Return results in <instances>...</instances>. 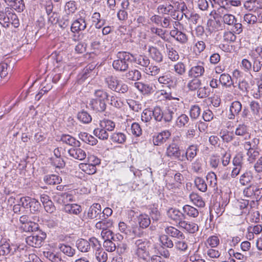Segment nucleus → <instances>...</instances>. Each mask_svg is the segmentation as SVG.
<instances>
[{"label": "nucleus", "instance_id": "obj_1", "mask_svg": "<svg viewBox=\"0 0 262 262\" xmlns=\"http://www.w3.org/2000/svg\"><path fill=\"white\" fill-rule=\"evenodd\" d=\"M13 10L10 7H5L0 12V24L2 27L8 29L11 25L14 28L19 26V19Z\"/></svg>", "mask_w": 262, "mask_h": 262}, {"label": "nucleus", "instance_id": "obj_2", "mask_svg": "<svg viewBox=\"0 0 262 262\" xmlns=\"http://www.w3.org/2000/svg\"><path fill=\"white\" fill-rule=\"evenodd\" d=\"M134 59L133 55L128 52H119L117 54V59L113 62V67L116 71L124 72Z\"/></svg>", "mask_w": 262, "mask_h": 262}, {"label": "nucleus", "instance_id": "obj_3", "mask_svg": "<svg viewBox=\"0 0 262 262\" xmlns=\"http://www.w3.org/2000/svg\"><path fill=\"white\" fill-rule=\"evenodd\" d=\"M243 193L245 196L258 202L262 198V188L257 183L251 184L244 189Z\"/></svg>", "mask_w": 262, "mask_h": 262}, {"label": "nucleus", "instance_id": "obj_4", "mask_svg": "<svg viewBox=\"0 0 262 262\" xmlns=\"http://www.w3.org/2000/svg\"><path fill=\"white\" fill-rule=\"evenodd\" d=\"M46 237V234L41 231L37 233H34L32 235L28 236L26 238L27 244L34 248L40 247L43 243V240Z\"/></svg>", "mask_w": 262, "mask_h": 262}, {"label": "nucleus", "instance_id": "obj_5", "mask_svg": "<svg viewBox=\"0 0 262 262\" xmlns=\"http://www.w3.org/2000/svg\"><path fill=\"white\" fill-rule=\"evenodd\" d=\"M136 245L137 247V254L140 258L145 260L147 256V240L146 239H138L136 242Z\"/></svg>", "mask_w": 262, "mask_h": 262}, {"label": "nucleus", "instance_id": "obj_6", "mask_svg": "<svg viewBox=\"0 0 262 262\" xmlns=\"http://www.w3.org/2000/svg\"><path fill=\"white\" fill-rule=\"evenodd\" d=\"M167 215L169 218L178 223L179 226L185 218V215L183 213L178 209L172 208L168 210Z\"/></svg>", "mask_w": 262, "mask_h": 262}, {"label": "nucleus", "instance_id": "obj_7", "mask_svg": "<svg viewBox=\"0 0 262 262\" xmlns=\"http://www.w3.org/2000/svg\"><path fill=\"white\" fill-rule=\"evenodd\" d=\"M101 207L99 203H94L89 208L87 216L90 219H99L101 217Z\"/></svg>", "mask_w": 262, "mask_h": 262}, {"label": "nucleus", "instance_id": "obj_8", "mask_svg": "<svg viewBox=\"0 0 262 262\" xmlns=\"http://www.w3.org/2000/svg\"><path fill=\"white\" fill-rule=\"evenodd\" d=\"M242 105L239 101H234L232 102L229 108V114L228 116V119L230 120L234 119L235 117L238 116L242 111Z\"/></svg>", "mask_w": 262, "mask_h": 262}, {"label": "nucleus", "instance_id": "obj_9", "mask_svg": "<svg viewBox=\"0 0 262 262\" xmlns=\"http://www.w3.org/2000/svg\"><path fill=\"white\" fill-rule=\"evenodd\" d=\"M86 23L84 18L80 17L75 20L72 24L71 30L73 33H79L84 31L86 28Z\"/></svg>", "mask_w": 262, "mask_h": 262}, {"label": "nucleus", "instance_id": "obj_10", "mask_svg": "<svg viewBox=\"0 0 262 262\" xmlns=\"http://www.w3.org/2000/svg\"><path fill=\"white\" fill-rule=\"evenodd\" d=\"M189 233H194L199 230V226L192 221H186L183 220L179 226Z\"/></svg>", "mask_w": 262, "mask_h": 262}, {"label": "nucleus", "instance_id": "obj_11", "mask_svg": "<svg viewBox=\"0 0 262 262\" xmlns=\"http://www.w3.org/2000/svg\"><path fill=\"white\" fill-rule=\"evenodd\" d=\"M44 255L52 262H67V258L59 252H45Z\"/></svg>", "mask_w": 262, "mask_h": 262}, {"label": "nucleus", "instance_id": "obj_12", "mask_svg": "<svg viewBox=\"0 0 262 262\" xmlns=\"http://www.w3.org/2000/svg\"><path fill=\"white\" fill-rule=\"evenodd\" d=\"M3 1L12 9L18 12H21L25 8L24 0H3Z\"/></svg>", "mask_w": 262, "mask_h": 262}, {"label": "nucleus", "instance_id": "obj_13", "mask_svg": "<svg viewBox=\"0 0 262 262\" xmlns=\"http://www.w3.org/2000/svg\"><path fill=\"white\" fill-rule=\"evenodd\" d=\"M171 134L168 130H164L157 136L153 137V143L155 145L160 146L170 136Z\"/></svg>", "mask_w": 262, "mask_h": 262}, {"label": "nucleus", "instance_id": "obj_14", "mask_svg": "<svg viewBox=\"0 0 262 262\" xmlns=\"http://www.w3.org/2000/svg\"><path fill=\"white\" fill-rule=\"evenodd\" d=\"M89 104L94 111L97 112H104L106 107V104L104 101L93 98L90 100Z\"/></svg>", "mask_w": 262, "mask_h": 262}, {"label": "nucleus", "instance_id": "obj_15", "mask_svg": "<svg viewBox=\"0 0 262 262\" xmlns=\"http://www.w3.org/2000/svg\"><path fill=\"white\" fill-rule=\"evenodd\" d=\"M16 251V248L12 251V248L10 246L9 242H7L5 239L1 241L0 244V255L5 256L9 254H13Z\"/></svg>", "mask_w": 262, "mask_h": 262}, {"label": "nucleus", "instance_id": "obj_16", "mask_svg": "<svg viewBox=\"0 0 262 262\" xmlns=\"http://www.w3.org/2000/svg\"><path fill=\"white\" fill-rule=\"evenodd\" d=\"M244 22L247 23L249 25H253L255 24L257 21L262 23V11L258 15H256L252 13H247L244 15Z\"/></svg>", "mask_w": 262, "mask_h": 262}, {"label": "nucleus", "instance_id": "obj_17", "mask_svg": "<svg viewBox=\"0 0 262 262\" xmlns=\"http://www.w3.org/2000/svg\"><path fill=\"white\" fill-rule=\"evenodd\" d=\"M69 155L79 160H82L86 157V153L81 148H69L68 150Z\"/></svg>", "mask_w": 262, "mask_h": 262}, {"label": "nucleus", "instance_id": "obj_18", "mask_svg": "<svg viewBox=\"0 0 262 262\" xmlns=\"http://www.w3.org/2000/svg\"><path fill=\"white\" fill-rule=\"evenodd\" d=\"M165 231L167 235L177 239H184L185 238L184 234L174 227H168L165 228Z\"/></svg>", "mask_w": 262, "mask_h": 262}, {"label": "nucleus", "instance_id": "obj_19", "mask_svg": "<svg viewBox=\"0 0 262 262\" xmlns=\"http://www.w3.org/2000/svg\"><path fill=\"white\" fill-rule=\"evenodd\" d=\"M61 141L69 146L73 147H78L80 145V143L74 137L69 135H63L61 137Z\"/></svg>", "mask_w": 262, "mask_h": 262}, {"label": "nucleus", "instance_id": "obj_20", "mask_svg": "<svg viewBox=\"0 0 262 262\" xmlns=\"http://www.w3.org/2000/svg\"><path fill=\"white\" fill-rule=\"evenodd\" d=\"M205 72L204 68L202 66L192 67L188 71V76L192 78H197L202 76Z\"/></svg>", "mask_w": 262, "mask_h": 262}, {"label": "nucleus", "instance_id": "obj_21", "mask_svg": "<svg viewBox=\"0 0 262 262\" xmlns=\"http://www.w3.org/2000/svg\"><path fill=\"white\" fill-rule=\"evenodd\" d=\"M104 82L107 84L108 89L115 91L120 81L116 76L110 75L105 78Z\"/></svg>", "mask_w": 262, "mask_h": 262}, {"label": "nucleus", "instance_id": "obj_22", "mask_svg": "<svg viewBox=\"0 0 262 262\" xmlns=\"http://www.w3.org/2000/svg\"><path fill=\"white\" fill-rule=\"evenodd\" d=\"M170 34L176 40L182 44L186 43L188 41L187 36L182 32L179 31L178 29L172 30Z\"/></svg>", "mask_w": 262, "mask_h": 262}, {"label": "nucleus", "instance_id": "obj_23", "mask_svg": "<svg viewBox=\"0 0 262 262\" xmlns=\"http://www.w3.org/2000/svg\"><path fill=\"white\" fill-rule=\"evenodd\" d=\"M155 236H154L153 237L155 238V239L157 241H160L162 244L169 248H171L173 247V244L172 241L166 235H163L160 237L159 236L158 232H156Z\"/></svg>", "mask_w": 262, "mask_h": 262}, {"label": "nucleus", "instance_id": "obj_24", "mask_svg": "<svg viewBox=\"0 0 262 262\" xmlns=\"http://www.w3.org/2000/svg\"><path fill=\"white\" fill-rule=\"evenodd\" d=\"M148 53L150 57L154 60L158 62H161L162 60V55L157 48L152 46L149 47L148 49Z\"/></svg>", "mask_w": 262, "mask_h": 262}, {"label": "nucleus", "instance_id": "obj_25", "mask_svg": "<svg viewBox=\"0 0 262 262\" xmlns=\"http://www.w3.org/2000/svg\"><path fill=\"white\" fill-rule=\"evenodd\" d=\"M189 199L193 204L198 207L202 208L205 205V203L203 200L202 196L196 193H191L189 195Z\"/></svg>", "mask_w": 262, "mask_h": 262}, {"label": "nucleus", "instance_id": "obj_26", "mask_svg": "<svg viewBox=\"0 0 262 262\" xmlns=\"http://www.w3.org/2000/svg\"><path fill=\"white\" fill-rule=\"evenodd\" d=\"M76 246L81 252H87L90 250V245L88 241L83 238L78 239L76 242Z\"/></svg>", "mask_w": 262, "mask_h": 262}, {"label": "nucleus", "instance_id": "obj_27", "mask_svg": "<svg viewBox=\"0 0 262 262\" xmlns=\"http://www.w3.org/2000/svg\"><path fill=\"white\" fill-rule=\"evenodd\" d=\"M183 211L185 215H187L191 217H196L199 214V212L196 208L189 205H184Z\"/></svg>", "mask_w": 262, "mask_h": 262}, {"label": "nucleus", "instance_id": "obj_28", "mask_svg": "<svg viewBox=\"0 0 262 262\" xmlns=\"http://www.w3.org/2000/svg\"><path fill=\"white\" fill-rule=\"evenodd\" d=\"M64 210L67 213L75 215L79 214L82 211L81 206L76 204L66 205Z\"/></svg>", "mask_w": 262, "mask_h": 262}, {"label": "nucleus", "instance_id": "obj_29", "mask_svg": "<svg viewBox=\"0 0 262 262\" xmlns=\"http://www.w3.org/2000/svg\"><path fill=\"white\" fill-rule=\"evenodd\" d=\"M58 247L63 254L69 257H73L75 254V249L68 245L60 244Z\"/></svg>", "mask_w": 262, "mask_h": 262}, {"label": "nucleus", "instance_id": "obj_30", "mask_svg": "<svg viewBox=\"0 0 262 262\" xmlns=\"http://www.w3.org/2000/svg\"><path fill=\"white\" fill-rule=\"evenodd\" d=\"M166 53L169 59L172 61H176L179 59L178 52L170 45L166 44Z\"/></svg>", "mask_w": 262, "mask_h": 262}, {"label": "nucleus", "instance_id": "obj_31", "mask_svg": "<svg viewBox=\"0 0 262 262\" xmlns=\"http://www.w3.org/2000/svg\"><path fill=\"white\" fill-rule=\"evenodd\" d=\"M113 222L112 220L110 219H102L101 221L98 222L96 224L95 227L97 229L104 230L112 227L113 226Z\"/></svg>", "mask_w": 262, "mask_h": 262}, {"label": "nucleus", "instance_id": "obj_32", "mask_svg": "<svg viewBox=\"0 0 262 262\" xmlns=\"http://www.w3.org/2000/svg\"><path fill=\"white\" fill-rule=\"evenodd\" d=\"M250 107L255 118H260L261 114H262V108L260 107L259 104L255 101H252L250 104Z\"/></svg>", "mask_w": 262, "mask_h": 262}, {"label": "nucleus", "instance_id": "obj_33", "mask_svg": "<svg viewBox=\"0 0 262 262\" xmlns=\"http://www.w3.org/2000/svg\"><path fill=\"white\" fill-rule=\"evenodd\" d=\"M219 81L223 86L226 88H230L231 85H233L232 78L228 74L224 73L221 74L220 77Z\"/></svg>", "mask_w": 262, "mask_h": 262}, {"label": "nucleus", "instance_id": "obj_34", "mask_svg": "<svg viewBox=\"0 0 262 262\" xmlns=\"http://www.w3.org/2000/svg\"><path fill=\"white\" fill-rule=\"evenodd\" d=\"M43 180L49 185L59 184L62 181L61 178L56 174L46 175L44 177Z\"/></svg>", "mask_w": 262, "mask_h": 262}, {"label": "nucleus", "instance_id": "obj_35", "mask_svg": "<svg viewBox=\"0 0 262 262\" xmlns=\"http://www.w3.org/2000/svg\"><path fill=\"white\" fill-rule=\"evenodd\" d=\"M59 198L57 200L59 203H66L73 201V196L72 194L67 192H59L54 196L55 200L56 198Z\"/></svg>", "mask_w": 262, "mask_h": 262}, {"label": "nucleus", "instance_id": "obj_36", "mask_svg": "<svg viewBox=\"0 0 262 262\" xmlns=\"http://www.w3.org/2000/svg\"><path fill=\"white\" fill-rule=\"evenodd\" d=\"M221 17L222 18V20L225 25H226L232 26L234 25L235 22L237 21L235 16L230 13L224 14Z\"/></svg>", "mask_w": 262, "mask_h": 262}, {"label": "nucleus", "instance_id": "obj_37", "mask_svg": "<svg viewBox=\"0 0 262 262\" xmlns=\"http://www.w3.org/2000/svg\"><path fill=\"white\" fill-rule=\"evenodd\" d=\"M79 167L83 171L89 174H93L96 172L97 169L94 165L87 163H80Z\"/></svg>", "mask_w": 262, "mask_h": 262}, {"label": "nucleus", "instance_id": "obj_38", "mask_svg": "<svg viewBox=\"0 0 262 262\" xmlns=\"http://www.w3.org/2000/svg\"><path fill=\"white\" fill-rule=\"evenodd\" d=\"M99 127L107 131H112L115 127V123L111 120L103 119L100 121Z\"/></svg>", "mask_w": 262, "mask_h": 262}, {"label": "nucleus", "instance_id": "obj_39", "mask_svg": "<svg viewBox=\"0 0 262 262\" xmlns=\"http://www.w3.org/2000/svg\"><path fill=\"white\" fill-rule=\"evenodd\" d=\"M77 117L79 121L84 124L89 123L92 119L91 116L86 111L83 110L77 114Z\"/></svg>", "mask_w": 262, "mask_h": 262}, {"label": "nucleus", "instance_id": "obj_40", "mask_svg": "<svg viewBox=\"0 0 262 262\" xmlns=\"http://www.w3.org/2000/svg\"><path fill=\"white\" fill-rule=\"evenodd\" d=\"M249 127L245 123L239 124L236 127L235 134L237 136H244L249 135Z\"/></svg>", "mask_w": 262, "mask_h": 262}, {"label": "nucleus", "instance_id": "obj_41", "mask_svg": "<svg viewBox=\"0 0 262 262\" xmlns=\"http://www.w3.org/2000/svg\"><path fill=\"white\" fill-rule=\"evenodd\" d=\"M253 179V176L250 171H246L242 174L239 179V183L243 186L249 184Z\"/></svg>", "mask_w": 262, "mask_h": 262}, {"label": "nucleus", "instance_id": "obj_42", "mask_svg": "<svg viewBox=\"0 0 262 262\" xmlns=\"http://www.w3.org/2000/svg\"><path fill=\"white\" fill-rule=\"evenodd\" d=\"M201 85V80L197 78H193L187 84L188 89L193 91L198 90Z\"/></svg>", "mask_w": 262, "mask_h": 262}, {"label": "nucleus", "instance_id": "obj_43", "mask_svg": "<svg viewBox=\"0 0 262 262\" xmlns=\"http://www.w3.org/2000/svg\"><path fill=\"white\" fill-rule=\"evenodd\" d=\"M21 228L26 232H34L37 231L39 226L37 223L30 221L24 226H22Z\"/></svg>", "mask_w": 262, "mask_h": 262}, {"label": "nucleus", "instance_id": "obj_44", "mask_svg": "<svg viewBox=\"0 0 262 262\" xmlns=\"http://www.w3.org/2000/svg\"><path fill=\"white\" fill-rule=\"evenodd\" d=\"M194 183L196 187L199 190L204 192L207 191V185L203 179L198 177L195 178Z\"/></svg>", "mask_w": 262, "mask_h": 262}, {"label": "nucleus", "instance_id": "obj_45", "mask_svg": "<svg viewBox=\"0 0 262 262\" xmlns=\"http://www.w3.org/2000/svg\"><path fill=\"white\" fill-rule=\"evenodd\" d=\"M173 7L171 4L160 5L157 8L158 13L162 14H168L172 11Z\"/></svg>", "mask_w": 262, "mask_h": 262}, {"label": "nucleus", "instance_id": "obj_46", "mask_svg": "<svg viewBox=\"0 0 262 262\" xmlns=\"http://www.w3.org/2000/svg\"><path fill=\"white\" fill-rule=\"evenodd\" d=\"M252 59H262V46H258L253 49L249 53Z\"/></svg>", "mask_w": 262, "mask_h": 262}, {"label": "nucleus", "instance_id": "obj_47", "mask_svg": "<svg viewBox=\"0 0 262 262\" xmlns=\"http://www.w3.org/2000/svg\"><path fill=\"white\" fill-rule=\"evenodd\" d=\"M173 70L179 76H182L186 73V66L182 62H178L173 66Z\"/></svg>", "mask_w": 262, "mask_h": 262}, {"label": "nucleus", "instance_id": "obj_48", "mask_svg": "<svg viewBox=\"0 0 262 262\" xmlns=\"http://www.w3.org/2000/svg\"><path fill=\"white\" fill-rule=\"evenodd\" d=\"M94 95L95 97L94 99L100 100L104 101L105 99H108V94L105 91L98 89L95 91Z\"/></svg>", "mask_w": 262, "mask_h": 262}, {"label": "nucleus", "instance_id": "obj_49", "mask_svg": "<svg viewBox=\"0 0 262 262\" xmlns=\"http://www.w3.org/2000/svg\"><path fill=\"white\" fill-rule=\"evenodd\" d=\"M94 134L99 139L102 140L107 139L108 137V134L107 130L101 127H98L95 129Z\"/></svg>", "mask_w": 262, "mask_h": 262}, {"label": "nucleus", "instance_id": "obj_50", "mask_svg": "<svg viewBox=\"0 0 262 262\" xmlns=\"http://www.w3.org/2000/svg\"><path fill=\"white\" fill-rule=\"evenodd\" d=\"M95 255L97 260L99 262H106L108 259L107 253L102 249H97Z\"/></svg>", "mask_w": 262, "mask_h": 262}, {"label": "nucleus", "instance_id": "obj_51", "mask_svg": "<svg viewBox=\"0 0 262 262\" xmlns=\"http://www.w3.org/2000/svg\"><path fill=\"white\" fill-rule=\"evenodd\" d=\"M209 30L211 31L219 30L221 28V24L219 20L210 19L207 22Z\"/></svg>", "mask_w": 262, "mask_h": 262}, {"label": "nucleus", "instance_id": "obj_52", "mask_svg": "<svg viewBox=\"0 0 262 262\" xmlns=\"http://www.w3.org/2000/svg\"><path fill=\"white\" fill-rule=\"evenodd\" d=\"M126 137L124 134L121 133H114L111 136L113 142L118 143H122L125 140Z\"/></svg>", "mask_w": 262, "mask_h": 262}, {"label": "nucleus", "instance_id": "obj_53", "mask_svg": "<svg viewBox=\"0 0 262 262\" xmlns=\"http://www.w3.org/2000/svg\"><path fill=\"white\" fill-rule=\"evenodd\" d=\"M40 208V203L34 198H32V200L29 205V208L30 209V211L33 213H36L39 211Z\"/></svg>", "mask_w": 262, "mask_h": 262}, {"label": "nucleus", "instance_id": "obj_54", "mask_svg": "<svg viewBox=\"0 0 262 262\" xmlns=\"http://www.w3.org/2000/svg\"><path fill=\"white\" fill-rule=\"evenodd\" d=\"M125 76L126 78L132 80H138L141 77L140 72L136 70L129 71L126 73Z\"/></svg>", "mask_w": 262, "mask_h": 262}, {"label": "nucleus", "instance_id": "obj_55", "mask_svg": "<svg viewBox=\"0 0 262 262\" xmlns=\"http://www.w3.org/2000/svg\"><path fill=\"white\" fill-rule=\"evenodd\" d=\"M117 244L112 241L105 240L103 242V247L108 252H113L117 249Z\"/></svg>", "mask_w": 262, "mask_h": 262}, {"label": "nucleus", "instance_id": "obj_56", "mask_svg": "<svg viewBox=\"0 0 262 262\" xmlns=\"http://www.w3.org/2000/svg\"><path fill=\"white\" fill-rule=\"evenodd\" d=\"M254 169L257 172L256 178L258 180L262 179V160L259 159L254 166Z\"/></svg>", "mask_w": 262, "mask_h": 262}, {"label": "nucleus", "instance_id": "obj_57", "mask_svg": "<svg viewBox=\"0 0 262 262\" xmlns=\"http://www.w3.org/2000/svg\"><path fill=\"white\" fill-rule=\"evenodd\" d=\"M201 108L198 105L192 106L190 110V116L192 119H196L200 115Z\"/></svg>", "mask_w": 262, "mask_h": 262}, {"label": "nucleus", "instance_id": "obj_58", "mask_svg": "<svg viewBox=\"0 0 262 262\" xmlns=\"http://www.w3.org/2000/svg\"><path fill=\"white\" fill-rule=\"evenodd\" d=\"M206 243L211 248H215L220 244V239L218 236L212 235L208 238Z\"/></svg>", "mask_w": 262, "mask_h": 262}, {"label": "nucleus", "instance_id": "obj_59", "mask_svg": "<svg viewBox=\"0 0 262 262\" xmlns=\"http://www.w3.org/2000/svg\"><path fill=\"white\" fill-rule=\"evenodd\" d=\"M10 70V67L6 62L0 63V78H5L8 74Z\"/></svg>", "mask_w": 262, "mask_h": 262}, {"label": "nucleus", "instance_id": "obj_60", "mask_svg": "<svg viewBox=\"0 0 262 262\" xmlns=\"http://www.w3.org/2000/svg\"><path fill=\"white\" fill-rule=\"evenodd\" d=\"M257 149L258 148H248L247 149V154L249 157V161H253L258 157L259 152Z\"/></svg>", "mask_w": 262, "mask_h": 262}, {"label": "nucleus", "instance_id": "obj_61", "mask_svg": "<svg viewBox=\"0 0 262 262\" xmlns=\"http://www.w3.org/2000/svg\"><path fill=\"white\" fill-rule=\"evenodd\" d=\"M127 103L130 108L135 112H138L142 109L141 104L134 100H128Z\"/></svg>", "mask_w": 262, "mask_h": 262}, {"label": "nucleus", "instance_id": "obj_62", "mask_svg": "<svg viewBox=\"0 0 262 262\" xmlns=\"http://www.w3.org/2000/svg\"><path fill=\"white\" fill-rule=\"evenodd\" d=\"M130 129L132 134L136 137L140 136L142 134V129L139 124L137 123H133Z\"/></svg>", "mask_w": 262, "mask_h": 262}, {"label": "nucleus", "instance_id": "obj_63", "mask_svg": "<svg viewBox=\"0 0 262 262\" xmlns=\"http://www.w3.org/2000/svg\"><path fill=\"white\" fill-rule=\"evenodd\" d=\"M70 23V14L64 15L62 16V18L59 21V26L61 28H66L68 27Z\"/></svg>", "mask_w": 262, "mask_h": 262}, {"label": "nucleus", "instance_id": "obj_64", "mask_svg": "<svg viewBox=\"0 0 262 262\" xmlns=\"http://www.w3.org/2000/svg\"><path fill=\"white\" fill-rule=\"evenodd\" d=\"M110 100V104L116 108H121L123 105V103L120 100L114 96H112L110 98L107 99Z\"/></svg>", "mask_w": 262, "mask_h": 262}]
</instances>
